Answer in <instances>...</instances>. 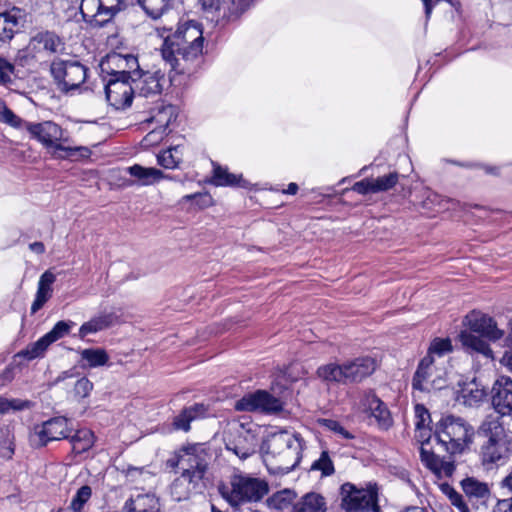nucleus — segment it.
<instances>
[{
    "instance_id": "1",
    "label": "nucleus",
    "mask_w": 512,
    "mask_h": 512,
    "mask_svg": "<svg viewBox=\"0 0 512 512\" xmlns=\"http://www.w3.org/2000/svg\"><path fill=\"white\" fill-rule=\"evenodd\" d=\"M163 38L161 55L177 74H191L198 67L203 51V31L196 21H187L177 27L162 26L157 29Z\"/></svg>"
},
{
    "instance_id": "51",
    "label": "nucleus",
    "mask_w": 512,
    "mask_h": 512,
    "mask_svg": "<svg viewBox=\"0 0 512 512\" xmlns=\"http://www.w3.org/2000/svg\"><path fill=\"white\" fill-rule=\"evenodd\" d=\"M31 402L21 399H7L0 397V413L5 414L10 410L21 411L30 408Z\"/></svg>"
},
{
    "instance_id": "50",
    "label": "nucleus",
    "mask_w": 512,
    "mask_h": 512,
    "mask_svg": "<svg viewBox=\"0 0 512 512\" xmlns=\"http://www.w3.org/2000/svg\"><path fill=\"white\" fill-rule=\"evenodd\" d=\"M399 180L397 172H391L387 175L373 178L375 193L385 192L393 188Z\"/></svg>"
},
{
    "instance_id": "43",
    "label": "nucleus",
    "mask_w": 512,
    "mask_h": 512,
    "mask_svg": "<svg viewBox=\"0 0 512 512\" xmlns=\"http://www.w3.org/2000/svg\"><path fill=\"white\" fill-rule=\"evenodd\" d=\"M0 121L15 129H25L26 131L27 125L30 124L16 115L4 102H0Z\"/></svg>"
},
{
    "instance_id": "44",
    "label": "nucleus",
    "mask_w": 512,
    "mask_h": 512,
    "mask_svg": "<svg viewBox=\"0 0 512 512\" xmlns=\"http://www.w3.org/2000/svg\"><path fill=\"white\" fill-rule=\"evenodd\" d=\"M486 396L484 388H480L475 382L469 383L462 389L464 403L468 406L478 405Z\"/></svg>"
},
{
    "instance_id": "42",
    "label": "nucleus",
    "mask_w": 512,
    "mask_h": 512,
    "mask_svg": "<svg viewBox=\"0 0 512 512\" xmlns=\"http://www.w3.org/2000/svg\"><path fill=\"white\" fill-rule=\"evenodd\" d=\"M92 496V489L88 485L81 486L72 497L66 512H83L86 503Z\"/></svg>"
},
{
    "instance_id": "6",
    "label": "nucleus",
    "mask_w": 512,
    "mask_h": 512,
    "mask_svg": "<svg viewBox=\"0 0 512 512\" xmlns=\"http://www.w3.org/2000/svg\"><path fill=\"white\" fill-rule=\"evenodd\" d=\"M88 67L78 59L56 57L50 65V73L63 92L80 89L88 78Z\"/></svg>"
},
{
    "instance_id": "13",
    "label": "nucleus",
    "mask_w": 512,
    "mask_h": 512,
    "mask_svg": "<svg viewBox=\"0 0 512 512\" xmlns=\"http://www.w3.org/2000/svg\"><path fill=\"white\" fill-rule=\"evenodd\" d=\"M71 431L68 419L54 417L34 427L30 434V443L34 447H43L51 441L69 438Z\"/></svg>"
},
{
    "instance_id": "35",
    "label": "nucleus",
    "mask_w": 512,
    "mask_h": 512,
    "mask_svg": "<svg viewBox=\"0 0 512 512\" xmlns=\"http://www.w3.org/2000/svg\"><path fill=\"white\" fill-rule=\"evenodd\" d=\"M434 358L426 355L419 363L414 374L412 387L414 389L424 391L426 389L424 383L432 376L434 371Z\"/></svg>"
},
{
    "instance_id": "20",
    "label": "nucleus",
    "mask_w": 512,
    "mask_h": 512,
    "mask_svg": "<svg viewBox=\"0 0 512 512\" xmlns=\"http://www.w3.org/2000/svg\"><path fill=\"white\" fill-rule=\"evenodd\" d=\"M491 401L496 413L501 416L512 415V379L500 376L493 384Z\"/></svg>"
},
{
    "instance_id": "62",
    "label": "nucleus",
    "mask_w": 512,
    "mask_h": 512,
    "mask_svg": "<svg viewBox=\"0 0 512 512\" xmlns=\"http://www.w3.org/2000/svg\"><path fill=\"white\" fill-rule=\"evenodd\" d=\"M500 485L512 494V465L509 467L506 476L501 480Z\"/></svg>"
},
{
    "instance_id": "10",
    "label": "nucleus",
    "mask_w": 512,
    "mask_h": 512,
    "mask_svg": "<svg viewBox=\"0 0 512 512\" xmlns=\"http://www.w3.org/2000/svg\"><path fill=\"white\" fill-rule=\"evenodd\" d=\"M341 507L346 512H379L377 493L359 489L351 483H344L340 489Z\"/></svg>"
},
{
    "instance_id": "31",
    "label": "nucleus",
    "mask_w": 512,
    "mask_h": 512,
    "mask_svg": "<svg viewBox=\"0 0 512 512\" xmlns=\"http://www.w3.org/2000/svg\"><path fill=\"white\" fill-rule=\"evenodd\" d=\"M200 480H194L188 474H181L171 485V495L174 500L182 501L190 497L191 493L196 489Z\"/></svg>"
},
{
    "instance_id": "28",
    "label": "nucleus",
    "mask_w": 512,
    "mask_h": 512,
    "mask_svg": "<svg viewBox=\"0 0 512 512\" xmlns=\"http://www.w3.org/2000/svg\"><path fill=\"white\" fill-rule=\"evenodd\" d=\"M207 407L202 403H196L184 408L181 413L174 418L173 426L176 430L188 432L190 423L196 419L205 417Z\"/></svg>"
},
{
    "instance_id": "19",
    "label": "nucleus",
    "mask_w": 512,
    "mask_h": 512,
    "mask_svg": "<svg viewBox=\"0 0 512 512\" xmlns=\"http://www.w3.org/2000/svg\"><path fill=\"white\" fill-rule=\"evenodd\" d=\"M465 324L471 333H478L489 341H497L504 336V330L498 328L496 321L479 311H472L465 317Z\"/></svg>"
},
{
    "instance_id": "41",
    "label": "nucleus",
    "mask_w": 512,
    "mask_h": 512,
    "mask_svg": "<svg viewBox=\"0 0 512 512\" xmlns=\"http://www.w3.org/2000/svg\"><path fill=\"white\" fill-rule=\"evenodd\" d=\"M18 19L11 13H0V41L5 42L13 38Z\"/></svg>"
},
{
    "instance_id": "48",
    "label": "nucleus",
    "mask_w": 512,
    "mask_h": 512,
    "mask_svg": "<svg viewBox=\"0 0 512 512\" xmlns=\"http://www.w3.org/2000/svg\"><path fill=\"white\" fill-rule=\"evenodd\" d=\"M318 423L323 428L333 432L340 439L351 440L354 438V435L336 420L319 419Z\"/></svg>"
},
{
    "instance_id": "16",
    "label": "nucleus",
    "mask_w": 512,
    "mask_h": 512,
    "mask_svg": "<svg viewBox=\"0 0 512 512\" xmlns=\"http://www.w3.org/2000/svg\"><path fill=\"white\" fill-rule=\"evenodd\" d=\"M28 49L36 59L62 54L66 45L64 40L52 31H41L35 34L29 42Z\"/></svg>"
},
{
    "instance_id": "11",
    "label": "nucleus",
    "mask_w": 512,
    "mask_h": 512,
    "mask_svg": "<svg viewBox=\"0 0 512 512\" xmlns=\"http://www.w3.org/2000/svg\"><path fill=\"white\" fill-rule=\"evenodd\" d=\"M116 78L104 79L108 103L116 110L129 107L135 95L130 71H118Z\"/></svg>"
},
{
    "instance_id": "45",
    "label": "nucleus",
    "mask_w": 512,
    "mask_h": 512,
    "mask_svg": "<svg viewBox=\"0 0 512 512\" xmlns=\"http://www.w3.org/2000/svg\"><path fill=\"white\" fill-rule=\"evenodd\" d=\"M295 497L296 494L293 491L285 489L273 494L269 498L268 503L270 507L282 511L291 505Z\"/></svg>"
},
{
    "instance_id": "55",
    "label": "nucleus",
    "mask_w": 512,
    "mask_h": 512,
    "mask_svg": "<svg viewBox=\"0 0 512 512\" xmlns=\"http://www.w3.org/2000/svg\"><path fill=\"white\" fill-rule=\"evenodd\" d=\"M14 71V65L0 56V84L6 85L11 83Z\"/></svg>"
},
{
    "instance_id": "47",
    "label": "nucleus",
    "mask_w": 512,
    "mask_h": 512,
    "mask_svg": "<svg viewBox=\"0 0 512 512\" xmlns=\"http://www.w3.org/2000/svg\"><path fill=\"white\" fill-rule=\"evenodd\" d=\"M439 488L442 493L448 497L451 504L459 510V512H469V508L464 502L462 495L459 494L452 486L443 482L439 485Z\"/></svg>"
},
{
    "instance_id": "30",
    "label": "nucleus",
    "mask_w": 512,
    "mask_h": 512,
    "mask_svg": "<svg viewBox=\"0 0 512 512\" xmlns=\"http://www.w3.org/2000/svg\"><path fill=\"white\" fill-rule=\"evenodd\" d=\"M327 501L324 496L316 492L303 495L293 505V512H327Z\"/></svg>"
},
{
    "instance_id": "37",
    "label": "nucleus",
    "mask_w": 512,
    "mask_h": 512,
    "mask_svg": "<svg viewBox=\"0 0 512 512\" xmlns=\"http://www.w3.org/2000/svg\"><path fill=\"white\" fill-rule=\"evenodd\" d=\"M142 10L152 19H159L171 7L173 0H135Z\"/></svg>"
},
{
    "instance_id": "15",
    "label": "nucleus",
    "mask_w": 512,
    "mask_h": 512,
    "mask_svg": "<svg viewBox=\"0 0 512 512\" xmlns=\"http://www.w3.org/2000/svg\"><path fill=\"white\" fill-rule=\"evenodd\" d=\"M282 408L281 400L264 390L247 394L235 404V409L238 411L276 413Z\"/></svg>"
},
{
    "instance_id": "25",
    "label": "nucleus",
    "mask_w": 512,
    "mask_h": 512,
    "mask_svg": "<svg viewBox=\"0 0 512 512\" xmlns=\"http://www.w3.org/2000/svg\"><path fill=\"white\" fill-rule=\"evenodd\" d=\"M126 512H160V503L153 493L132 494L125 502Z\"/></svg>"
},
{
    "instance_id": "57",
    "label": "nucleus",
    "mask_w": 512,
    "mask_h": 512,
    "mask_svg": "<svg viewBox=\"0 0 512 512\" xmlns=\"http://www.w3.org/2000/svg\"><path fill=\"white\" fill-rule=\"evenodd\" d=\"M415 410V428L429 426L431 422V417L429 411L422 404H417L414 408Z\"/></svg>"
},
{
    "instance_id": "17",
    "label": "nucleus",
    "mask_w": 512,
    "mask_h": 512,
    "mask_svg": "<svg viewBox=\"0 0 512 512\" xmlns=\"http://www.w3.org/2000/svg\"><path fill=\"white\" fill-rule=\"evenodd\" d=\"M204 10L217 13V21L237 20L253 0H199Z\"/></svg>"
},
{
    "instance_id": "9",
    "label": "nucleus",
    "mask_w": 512,
    "mask_h": 512,
    "mask_svg": "<svg viewBox=\"0 0 512 512\" xmlns=\"http://www.w3.org/2000/svg\"><path fill=\"white\" fill-rule=\"evenodd\" d=\"M125 7V0H81L80 12L87 23L102 27Z\"/></svg>"
},
{
    "instance_id": "8",
    "label": "nucleus",
    "mask_w": 512,
    "mask_h": 512,
    "mask_svg": "<svg viewBox=\"0 0 512 512\" xmlns=\"http://www.w3.org/2000/svg\"><path fill=\"white\" fill-rule=\"evenodd\" d=\"M167 463L172 468L178 467L181 474L201 481L207 469V453L199 444L188 445L182 447Z\"/></svg>"
},
{
    "instance_id": "46",
    "label": "nucleus",
    "mask_w": 512,
    "mask_h": 512,
    "mask_svg": "<svg viewBox=\"0 0 512 512\" xmlns=\"http://www.w3.org/2000/svg\"><path fill=\"white\" fill-rule=\"evenodd\" d=\"M178 150L179 146H176L160 153L157 156L158 164L166 169L176 168L182 161L181 157L178 155Z\"/></svg>"
},
{
    "instance_id": "58",
    "label": "nucleus",
    "mask_w": 512,
    "mask_h": 512,
    "mask_svg": "<svg viewBox=\"0 0 512 512\" xmlns=\"http://www.w3.org/2000/svg\"><path fill=\"white\" fill-rule=\"evenodd\" d=\"M353 190L363 195L375 193L373 178H366L356 182L353 186Z\"/></svg>"
},
{
    "instance_id": "49",
    "label": "nucleus",
    "mask_w": 512,
    "mask_h": 512,
    "mask_svg": "<svg viewBox=\"0 0 512 512\" xmlns=\"http://www.w3.org/2000/svg\"><path fill=\"white\" fill-rule=\"evenodd\" d=\"M452 350L453 346L449 338H435L430 343L427 355H430L431 357L434 355L442 357L445 354L452 352Z\"/></svg>"
},
{
    "instance_id": "38",
    "label": "nucleus",
    "mask_w": 512,
    "mask_h": 512,
    "mask_svg": "<svg viewBox=\"0 0 512 512\" xmlns=\"http://www.w3.org/2000/svg\"><path fill=\"white\" fill-rule=\"evenodd\" d=\"M72 450L76 454L88 451L94 445V434L89 429H80L70 437Z\"/></svg>"
},
{
    "instance_id": "24",
    "label": "nucleus",
    "mask_w": 512,
    "mask_h": 512,
    "mask_svg": "<svg viewBox=\"0 0 512 512\" xmlns=\"http://www.w3.org/2000/svg\"><path fill=\"white\" fill-rule=\"evenodd\" d=\"M257 445L255 434L251 430L243 429L233 441L226 444V448L244 460L255 453Z\"/></svg>"
},
{
    "instance_id": "32",
    "label": "nucleus",
    "mask_w": 512,
    "mask_h": 512,
    "mask_svg": "<svg viewBox=\"0 0 512 512\" xmlns=\"http://www.w3.org/2000/svg\"><path fill=\"white\" fill-rule=\"evenodd\" d=\"M128 172L143 186L152 185L161 179L166 178L161 170L153 167L146 168L138 164L129 167Z\"/></svg>"
},
{
    "instance_id": "4",
    "label": "nucleus",
    "mask_w": 512,
    "mask_h": 512,
    "mask_svg": "<svg viewBox=\"0 0 512 512\" xmlns=\"http://www.w3.org/2000/svg\"><path fill=\"white\" fill-rule=\"evenodd\" d=\"M474 429L460 417L447 416L443 418L436 429L437 445L445 451L460 454L472 443Z\"/></svg>"
},
{
    "instance_id": "54",
    "label": "nucleus",
    "mask_w": 512,
    "mask_h": 512,
    "mask_svg": "<svg viewBox=\"0 0 512 512\" xmlns=\"http://www.w3.org/2000/svg\"><path fill=\"white\" fill-rule=\"evenodd\" d=\"M92 390L93 383L87 377H82L76 381L73 392L75 397L83 399L88 397Z\"/></svg>"
},
{
    "instance_id": "14",
    "label": "nucleus",
    "mask_w": 512,
    "mask_h": 512,
    "mask_svg": "<svg viewBox=\"0 0 512 512\" xmlns=\"http://www.w3.org/2000/svg\"><path fill=\"white\" fill-rule=\"evenodd\" d=\"M130 73L135 95L146 98L159 96L167 85L165 73L160 69L143 71L138 66L130 71Z\"/></svg>"
},
{
    "instance_id": "22",
    "label": "nucleus",
    "mask_w": 512,
    "mask_h": 512,
    "mask_svg": "<svg viewBox=\"0 0 512 512\" xmlns=\"http://www.w3.org/2000/svg\"><path fill=\"white\" fill-rule=\"evenodd\" d=\"M102 74H107L110 78H116L118 71H132L138 67L137 58L133 55H121L119 53L108 54L99 64Z\"/></svg>"
},
{
    "instance_id": "52",
    "label": "nucleus",
    "mask_w": 512,
    "mask_h": 512,
    "mask_svg": "<svg viewBox=\"0 0 512 512\" xmlns=\"http://www.w3.org/2000/svg\"><path fill=\"white\" fill-rule=\"evenodd\" d=\"M311 470L321 471L323 476L334 473V465L327 451H322L320 457L311 465Z\"/></svg>"
},
{
    "instance_id": "63",
    "label": "nucleus",
    "mask_w": 512,
    "mask_h": 512,
    "mask_svg": "<svg viewBox=\"0 0 512 512\" xmlns=\"http://www.w3.org/2000/svg\"><path fill=\"white\" fill-rule=\"evenodd\" d=\"M501 363L512 372V351H506L504 353Z\"/></svg>"
},
{
    "instance_id": "34",
    "label": "nucleus",
    "mask_w": 512,
    "mask_h": 512,
    "mask_svg": "<svg viewBox=\"0 0 512 512\" xmlns=\"http://www.w3.org/2000/svg\"><path fill=\"white\" fill-rule=\"evenodd\" d=\"M459 339L467 350L480 353L486 357H492V349L483 338L471 332L463 331L459 334Z\"/></svg>"
},
{
    "instance_id": "18",
    "label": "nucleus",
    "mask_w": 512,
    "mask_h": 512,
    "mask_svg": "<svg viewBox=\"0 0 512 512\" xmlns=\"http://www.w3.org/2000/svg\"><path fill=\"white\" fill-rule=\"evenodd\" d=\"M360 408L368 413L381 430H388L393 426V418L387 405L372 392H365L360 400Z\"/></svg>"
},
{
    "instance_id": "2",
    "label": "nucleus",
    "mask_w": 512,
    "mask_h": 512,
    "mask_svg": "<svg viewBox=\"0 0 512 512\" xmlns=\"http://www.w3.org/2000/svg\"><path fill=\"white\" fill-rule=\"evenodd\" d=\"M27 132L30 138L41 143L54 159H72L77 155L88 157L90 154L87 147L71 146L68 133L53 121L30 122L27 125Z\"/></svg>"
},
{
    "instance_id": "26",
    "label": "nucleus",
    "mask_w": 512,
    "mask_h": 512,
    "mask_svg": "<svg viewBox=\"0 0 512 512\" xmlns=\"http://www.w3.org/2000/svg\"><path fill=\"white\" fill-rule=\"evenodd\" d=\"M56 276L49 270L45 271L39 279L35 299L31 306V312L36 313L52 296V285Z\"/></svg>"
},
{
    "instance_id": "5",
    "label": "nucleus",
    "mask_w": 512,
    "mask_h": 512,
    "mask_svg": "<svg viewBox=\"0 0 512 512\" xmlns=\"http://www.w3.org/2000/svg\"><path fill=\"white\" fill-rule=\"evenodd\" d=\"M223 498L231 506L260 501L269 491L268 483L243 473H234L229 485L220 488Z\"/></svg>"
},
{
    "instance_id": "64",
    "label": "nucleus",
    "mask_w": 512,
    "mask_h": 512,
    "mask_svg": "<svg viewBox=\"0 0 512 512\" xmlns=\"http://www.w3.org/2000/svg\"><path fill=\"white\" fill-rule=\"evenodd\" d=\"M29 248L37 254H43L45 252V246L42 242H33L29 245Z\"/></svg>"
},
{
    "instance_id": "33",
    "label": "nucleus",
    "mask_w": 512,
    "mask_h": 512,
    "mask_svg": "<svg viewBox=\"0 0 512 512\" xmlns=\"http://www.w3.org/2000/svg\"><path fill=\"white\" fill-rule=\"evenodd\" d=\"M81 367L97 368L105 366L109 361V355L102 348H87L80 351Z\"/></svg>"
},
{
    "instance_id": "29",
    "label": "nucleus",
    "mask_w": 512,
    "mask_h": 512,
    "mask_svg": "<svg viewBox=\"0 0 512 512\" xmlns=\"http://www.w3.org/2000/svg\"><path fill=\"white\" fill-rule=\"evenodd\" d=\"M116 318V315L112 312L101 313L83 323L79 328L78 336L84 339L87 335L105 330L114 324Z\"/></svg>"
},
{
    "instance_id": "7",
    "label": "nucleus",
    "mask_w": 512,
    "mask_h": 512,
    "mask_svg": "<svg viewBox=\"0 0 512 512\" xmlns=\"http://www.w3.org/2000/svg\"><path fill=\"white\" fill-rule=\"evenodd\" d=\"M304 441L299 434H292L287 431H280L268 437L262 444V451L272 456H283L293 462L286 468H293L299 463Z\"/></svg>"
},
{
    "instance_id": "53",
    "label": "nucleus",
    "mask_w": 512,
    "mask_h": 512,
    "mask_svg": "<svg viewBox=\"0 0 512 512\" xmlns=\"http://www.w3.org/2000/svg\"><path fill=\"white\" fill-rule=\"evenodd\" d=\"M73 322H65V321H59L57 322L54 327L45 334L46 339L50 341V343H54L57 340L63 338L66 334L69 333L71 325H73Z\"/></svg>"
},
{
    "instance_id": "61",
    "label": "nucleus",
    "mask_w": 512,
    "mask_h": 512,
    "mask_svg": "<svg viewBox=\"0 0 512 512\" xmlns=\"http://www.w3.org/2000/svg\"><path fill=\"white\" fill-rule=\"evenodd\" d=\"M495 512H512V498L499 500Z\"/></svg>"
},
{
    "instance_id": "3",
    "label": "nucleus",
    "mask_w": 512,
    "mask_h": 512,
    "mask_svg": "<svg viewBox=\"0 0 512 512\" xmlns=\"http://www.w3.org/2000/svg\"><path fill=\"white\" fill-rule=\"evenodd\" d=\"M376 360L372 357H358L342 364L330 363L317 369V375L325 382L352 384L361 382L376 369Z\"/></svg>"
},
{
    "instance_id": "40",
    "label": "nucleus",
    "mask_w": 512,
    "mask_h": 512,
    "mask_svg": "<svg viewBox=\"0 0 512 512\" xmlns=\"http://www.w3.org/2000/svg\"><path fill=\"white\" fill-rule=\"evenodd\" d=\"M461 486L465 494L471 498H485L489 494L487 484L474 478H466L462 480Z\"/></svg>"
},
{
    "instance_id": "59",
    "label": "nucleus",
    "mask_w": 512,
    "mask_h": 512,
    "mask_svg": "<svg viewBox=\"0 0 512 512\" xmlns=\"http://www.w3.org/2000/svg\"><path fill=\"white\" fill-rule=\"evenodd\" d=\"M16 366L9 364L0 373V387H5L10 384L15 378Z\"/></svg>"
},
{
    "instance_id": "21",
    "label": "nucleus",
    "mask_w": 512,
    "mask_h": 512,
    "mask_svg": "<svg viewBox=\"0 0 512 512\" xmlns=\"http://www.w3.org/2000/svg\"><path fill=\"white\" fill-rule=\"evenodd\" d=\"M511 441L509 438L487 440L480 449L483 465L489 466L505 461L510 454Z\"/></svg>"
},
{
    "instance_id": "36",
    "label": "nucleus",
    "mask_w": 512,
    "mask_h": 512,
    "mask_svg": "<svg viewBox=\"0 0 512 512\" xmlns=\"http://www.w3.org/2000/svg\"><path fill=\"white\" fill-rule=\"evenodd\" d=\"M212 182L216 186H247V181L242 178V175L230 173L220 165H214Z\"/></svg>"
},
{
    "instance_id": "12",
    "label": "nucleus",
    "mask_w": 512,
    "mask_h": 512,
    "mask_svg": "<svg viewBox=\"0 0 512 512\" xmlns=\"http://www.w3.org/2000/svg\"><path fill=\"white\" fill-rule=\"evenodd\" d=\"M431 438V429L429 426L415 428V439L421 444L420 458L422 463L431 470L438 478L450 477L455 471V465L452 461H445L437 456L432 449L426 446Z\"/></svg>"
},
{
    "instance_id": "27",
    "label": "nucleus",
    "mask_w": 512,
    "mask_h": 512,
    "mask_svg": "<svg viewBox=\"0 0 512 512\" xmlns=\"http://www.w3.org/2000/svg\"><path fill=\"white\" fill-rule=\"evenodd\" d=\"M502 417L498 413L487 415L479 426L478 433L487 440L509 438L501 421Z\"/></svg>"
},
{
    "instance_id": "60",
    "label": "nucleus",
    "mask_w": 512,
    "mask_h": 512,
    "mask_svg": "<svg viewBox=\"0 0 512 512\" xmlns=\"http://www.w3.org/2000/svg\"><path fill=\"white\" fill-rule=\"evenodd\" d=\"M191 200L201 201V203L199 202V206L201 208H204L210 204V197L207 194H202V193H194V194L185 195L182 197L181 202H186V201H191Z\"/></svg>"
},
{
    "instance_id": "39",
    "label": "nucleus",
    "mask_w": 512,
    "mask_h": 512,
    "mask_svg": "<svg viewBox=\"0 0 512 512\" xmlns=\"http://www.w3.org/2000/svg\"><path fill=\"white\" fill-rule=\"evenodd\" d=\"M51 345L50 341L46 339V336H42L36 342L31 343L25 349L19 351L16 354V357H21L26 360H34L36 358H41L44 356L46 350Z\"/></svg>"
},
{
    "instance_id": "56",
    "label": "nucleus",
    "mask_w": 512,
    "mask_h": 512,
    "mask_svg": "<svg viewBox=\"0 0 512 512\" xmlns=\"http://www.w3.org/2000/svg\"><path fill=\"white\" fill-rule=\"evenodd\" d=\"M420 205L425 210H432L436 204L440 202V196L430 189H424L421 194Z\"/></svg>"
},
{
    "instance_id": "23",
    "label": "nucleus",
    "mask_w": 512,
    "mask_h": 512,
    "mask_svg": "<svg viewBox=\"0 0 512 512\" xmlns=\"http://www.w3.org/2000/svg\"><path fill=\"white\" fill-rule=\"evenodd\" d=\"M176 119L175 107L172 105H159L156 112L146 121L155 123L156 127L145 136L148 141L150 137L159 134V138H163L167 134L169 125Z\"/></svg>"
}]
</instances>
